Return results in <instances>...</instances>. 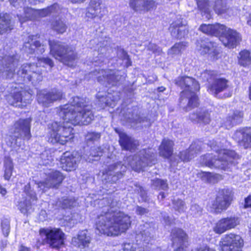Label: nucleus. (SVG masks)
Here are the masks:
<instances>
[{
  "instance_id": "nucleus-1",
  "label": "nucleus",
  "mask_w": 251,
  "mask_h": 251,
  "mask_svg": "<svg viewBox=\"0 0 251 251\" xmlns=\"http://www.w3.org/2000/svg\"><path fill=\"white\" fill-rule=\"evenodd\" d=\"M20 56L15 52L11 51L7 54L0 56V76L3 78L11 79L18 77V83L10 84L7 88L4 96L7 102L14 107L22 108L30 102L32 94L23 88V82L30 81L33 85L41 81L43 79L41 66L53 65L52 60L49 57L38 59V63H25L15 73V68L19 62Z\"/></svg>"
},
{
  "instance_id": "nucleus-2",
  "label": "nucleus",
  "mask_w": 251,
  "mask_h": 251,
  "mask_svg": "<svg viewBox=\"0 0 251 251\" xmlns=\"http://www.w3.org/2000/svg\"><path fill=\"white\" fill-rule=\"evenodd\" d=\"M59 116L63 122H54L49 125L50 140L53 144L64 145L73 138V128L70 124L88 125L94 119L88 100L78 97L72 98L70 104L61 106Z\"/></svg>"
},
{
  "instance_id": "nucleus-3",
  "label": "nucleus",
  "mask_w": 251,
  "mask_h": 251,
  "mask_svg": "<svg viewBox=\"0 0 251 251\" xmlns=\"http://www.w3.org/2000/svg\"><path fill=\"white\" fill-rule=\"evenodd\" d=\"M102 210L96 220V232L108 236H117L126 232L130 226V217L116 210L118 202L111 197L104 198L99 201Z\"/></svg>"
},
{
  "instance_id": "nucleus-4",
  "label": "nucleus",
  "mask_w": 251,
  "mask_h": 251,
  "mask_svg": "<svg viewBox=\"0 0 251 251\" xmlns=\"http://www.w3.org/2000/svg\"><path fill=\"white\" fill-rule=\"evenodd\" d=\"M64 177L60 172L52 171L45 181L36 182L32 181L24 187L23 200L19 202L18 209L21 213L25 214L33 211L32 206L37 201V197L34 190V187L38 189L42 193L50 188H57L62 182Z\"/></svg>"
},
{
  "instance_id": "nucleus-5",
  "label": "nucleus",
  "mask_w": 251,
  "mask_h": 251,
  "mask_svg": "<svg viewBox=\"0 0 251 251\" xmlns=\"http://www.w3.org/2000/svg\"><path fill=\"white\" fill-rule=\"evenodd\" d=\"M225 139L222 141L219 140L209 141L208 145L214 151L216 154L208 153L201 158V163L202 165L207 166L210 168H218L226 170L232 165H235L238 162L239 156L232 150L223 149Z\"/></svg>"
},
{
  "instance_id": "nucleus-6",
  "label": "nucleus",
  "mask_w": 251,
  "mask_h": 251,
  "mask_svg": "<svg viewBox=\"0 0 251 251\" xmlns=\"http://www.w3.org/2000/svg\"><path fill=\"white\" fill-rule=\"evenodd\" d=\"M174 82L176 85L184 89L180 95V107L187 112L198 106V99L195 91L200 89L198 82L193 78L187 76H179Z\"/></svg>"
},
{
  "instance_id": "nucleus-7",
  "label": "nucleus",
  "mask_w": 251,
  "mask_h": 251,
  "mask_svg": "<svg viewBox=\"0 0 251 251\" xmlns=\"http://www.w3.org/2000/svg\"><path fill=\"white\" fill-rule=\"evenodd\" d=\"M199 29L208 35L219 37V40L226 47L234 48L239 44L241 37L235 30L227 29V27L220 24L214 25L202 24Z\"/></svg>"
},
{
  "instance_id": "nucleus-8",
  "label": "nucleus",
  "mask_w": 251,
  "mask_h": 251,
  "mask_svg": "<svg viewBox=\"0 0 251 251\" xmlns=\"http://www.w3.org/2000/svg\"><path fill=\"white\" fill-rule=\"evenodd\" d=\"M154 224L152 223H146L141 225L139 232L136 234V243L131 244L125 243L123 245V251H135L138 247L139 251H153L154 246L152 241L154 232Z\"/></svg>"
},
{
  "instance_id": "nucleus-9",
  "label": "nucleus",
  "mask_w": 251,
  "mask_h": 251,
  "mask_svg": "<svg viewBox=\"0 0 251 251\" xmlns=\"http://www.w3.org/2000/svg\"><path fill=\"white\" fill-rule=\"evenodd\" d=\"M48 42L50 53L53 57L69 67L74 66L76 55L73 47L57 40H49Z\"/></svg>"
},
{
  "instance_id": "nucleus-10",
  "label": "nucleus",
  "mask_w": 251,
  "mask_h": 251,
  "mask_svg": "<svg viewBox=\"0 0 251 251\" xmlns=\"http://www.w3.org/2000/svg\"><path fill=\"white\" fill-rule=\"evenodd\" d=\"M32 119L30 118L20 119L16 121L14 125L13 135L9 136L6 139V143L10 147L15 145L21 147L23 140H29L31 135L30 126Z\"/></svg>"
},
{
  "instance_id": "nucleus-11",
  "label": "nucleus",
  "mask_w": 251,
  "mask_h": 251,
  "mask_svg": "<svg viewBox=\"0 0 251 251\" xmlns=\"http://www.w3.org/2000/svg\"><path fill=\"white\" fill-rule=\"evenodd\" d=\"M156 154L152 149H143L133 156H129L125 160L126 163L136 172H140L147 166L156 162Z\"/></svg>"
},
{
  "instance_id": "nucleus-12",
  "label": "nucleus",
  "mask_w": 251,
  "mask_h": 251,
  "mask_svg": "<svg viewBox=\"0 0 251 251\" xmlns=\"http://www.w3.org/2000/svg\"><path fill=\"white\" fill-rule=\"evenodd\" d=\"M39 233L44 241L52 248L58 250L64 244L65 234L60 228H41Z\"/></svg>"
},
{
  "instance_id": "nucleus-13",
  "label": "nucleus",
  "mask_w": 251,
  "mask_h": 251,
  "mask_svg": "<svg viewBox=\"0 0 251 251\" xmlns=\"http://www.w3.org/2000/svg\"><path fill=\"white\" fill-rule=\"evenodd\" d=\"M59 9L58 4L54 3L53 5L41 10H35L30 7L24 8V13L17 14L20 22L21 24L27 20H32L36 19L37 16L45 17L51 13L57 12Z\"/></svg>"
},
{
  "instance_id": "nucleus-14",
  "label": "nucleus",
  "mask_w": 251,
  "mask_h": 251,
  "mask_svg": "<svg viewBox=\"0 0 251 251\" xmlns=\"http://www.w3.org/2000/svg\"><path fill=\"white\" fill-rule=\"evenodd\" d=\"M94 73L97 76L98 81L106 87H108V85H117L125 78L124 75H122L120 72H115L111 70L107 71L96 70Z\"/></svg>"
},
{
  "instance_id": "nucleus-15",
  "label": "nucleus",
  "mask_w": 251,
  "mask_h": 251,
  "mask_svg": "<svg viewBox=\"0 0 251 251\" xmlns=\"http://www.w3.org/2000/svg\"><path fill=\"white\" fill-rule=\"evenodd\" d=\"M126 169V166L121 162L109 165L103 172L102 179L107 183H116L123 176Z\"/></svg>"
},
{
  "instance_id": "nucleus-16",
  "label": "nucleus",
  "mask_w": 251,
  "mask_h": 251,
  "mask_svg": "<svg viewBox=\"0 0 251 251\" xmlns=\"http://www.w3.org/2000/svg\"><path fill=\"white\" fill-rule=\"evenodd\" d=\"M232 199L233 193L230 189L224 188L220 190L212 203V208L217 213L226 210L231 204Z\"/></svg>"
},
{
  "instance_id": "nucleus-17",
  "label": "nucleus",
  "mask_w": 251,
  "mask_h": 251,
  "mask_svg": "<svg viewBox=\"0 0 251 251\" xmlns=\"http://www.w3.org/2000/svg\"><path fill=\"white\" fill-rule=\"evenodd\" d=\"M46 46V43L41 41L37 35H30L24 43L23 50L28 53L40 54L45 51Z\"/></svg>"
},
{
  "instance_id": "nucleus-18",
  "label": "nucleus",
  "mask_w": 251,
  "mask_h": 251,
  "mask_svg": "<svg viewBox=\"0 0 251 251\" xmlns=\"http://www.w3.org/2000/svg\"><path fill=\"white\" fill-rule=\"evenodd\" d=\"M63 93L61 91L54 89L50 91L45 90H40L37 94L38 103L45 107H49L54 101L62 99Z\"/></svg>"
},
{
  "instance_id": "nucleus-19",
  "label": "nucleus",
  "mask_w": 251,
  "mask_h": 251,
  "mask_svg": "<svg viewBox=\"0 0 251 251\" xmlns=\"http://www.w3.org/2000/svg\"><path fill=\"white\" fill-rule=\"evenodd\" d=\"M243 240L239 235L230 233L226 235L221 246L222 251H241Z\"/></svg>"
},
{
  "instance_id": "nucleus-20",
  "label": "nucleus",
  "mask_w": 251,
  "mask_h": 251,
  "mask_svg": "<svg viewBox=\"0 0 251 251\" xmlns=\"http://www.w3.org/2000/svg\"><path fill=\"white\" fill-rule=\"evenodd\" d=\"M81 159V156L76 152L71 153L66 152L60 159L62 169L66 171H72L76 169Z\"/></svg>"
},
{
  "instance_id": "nucleus-21",
  "label": "nucleus",
  "mask_w": 251,
  "mask_h": 251,
  "mask_svg": "<svg viewBox=\"0 0 251 251\" xmlns=\"http://www.w3.org/2000/svg\"><path fill=\"white\" fill-rule=\"evenodd\" d=\"M239 223L240 220L237 217L231 216L223 218L216 223L213 230L216 233L221 234L235 228Z\"/></svg>"
},
{
  "instance_id": "nucleus-22",
  "label": "nucleus",
  "mask_w": 251,
  "mask_h": 251,
  "mask_svg": "<svg viewBox=\"0 0 251 251\" xmlns=\"http://www.w3.org/2000/svg\"><path fill=\"white\" fill-rule=\"evenodd\" d=\"M96 97L99 107L101 109L105 106L114 107L116 102L120 99V96L116 92L111 94L109 92H99Z\"/></svg>"
},
{
  "instance_id": "nucleus-23",
  "label": "nucleus",
  "mask_w": 251,
  "mask_h": 251,
  "mask_svg": "<svg viewBox=\"0 0 251 251\" xmlns=\"http://www.w3.org/2000/svg\"><path fill=\"white\" fill-rule=\"evenodd\" d=\"M199 151L200 148L196 146L195 143L192 144L188 150L180 152L178 155L171 159V165L175 166L179 161L183 162L189 161L194 157L195 155Z\"/></svg>"
},
{
  "instance_id": "nucleus-24",
  "label": "nucleus",
  "mask_w": 251,
  "mask_h": 251,
  "mask_svg": "<svg viewBox=\"0 0 251 251\" xmlns=\"http://www.w3.org/2000/svg\"><path fill=\"white\" fill-rule=\"evenodd\" d=\"M173 246L176 248L175 251H183L188 245L187 236L183 230L175 228L172 231Z\"/></svg>"
},
{
  "instance_id": "nucleus-25",
  "label": "nucleus",
  "mask_w": 251,
  "mask_h": 251,
  "mask_svg": "<svg viewBox=\"0 0 251 251\" xmlns=\"http://www.w3.org/2000/svg\"><path fill=\"white\" fill-rule=\"evenodd\" d=\"M233 138L244 149L251 148V128L246 127L237 130Z\"/></svg>"
},
{
  "instance_id": "nucleus-26",
  "label": "nucleus",
  "mask_w": 251,
  "mask_h": 251,
  "mask_svg": "<svg viewBox=\"0 0 251 251\" xmlns=\"http://www.w3.org/2000/svg\"><path fill=\"white\" fill-rule=\"evenodd\" d=\"M129 5L134 11L143 13L153 9L155 4L154 0H129Z\"/></svg>"
},
{
  "instance_id": "nucleus-27",
  "label": "nucleus",
  "mask_w": 251,
  "mask_h": 251,
  "mask_svg": "<svg viewBox=\"0 0 251 251\" xmlns=\"http://www.w3.org/2000/svg\"><path fill=\"white\" fill-rule=\"evenodd\" d=\"M186 22L180 16L176 21L170 25V30L173 37L181 39L187 34L188 30L186 26Z\"/></svg>"
},
{
  "instance_id": "nucleus-28",
  "label": "nucleus",
  "mask_w": 251,
  "mask_h": 251,
  "mask_svg": "<svg viewBox=\"0 0 251 251\" xmlns=\"http://www.w3.org/2000/svg\"><path fill=\"white\" fill-rule=\"evenodd\" d=\"M199 50L201 54L208 53L213 60L218 59L220 50L216 43L208 40L201 41Z\"/></svg>"
},
{
  "instance_id": "nucleus-29",
  "label": "nucleus",
  "mask_w": 251,
  "mask_h": 251,
  "mask_svg": "<svg viewBox=\"0 0 251 251\" xmlns=\"http://www.w3.org/2000/svg\"><path fill=\"white\" fill-rule=\"evenodd\" d=\"M92 237L86 230L80 231L72 239V244L80 249L88 248L91 242Z\"/></svg>"
},
{
  "instance_id": "nucleus-30",
  "label": "nucleus",
  "mask_w": 251,
  "mask_h": 251,
  "mask_svg": "<svg viewBox=\"0 0 251 251\" xmlns=\"http://www.w3.org/2000/svg\"><path fill=\"white\" fill-rule=\"evenodd\" d=\"M229 86L228 81L224 78H216L207 86L209 93L217 97L218 95L226 90Z\"/></svg>"
},
{
  "instance_id": "nucleus-31",
  "label": "nucleus",
  "mask_w": 251,
  "mask_h": 251,
  "mask_svg": "<svg viewBox=\"0 0 251 251\" xmlns=\"http://www.w3.org/2000/svg\"><path fill=\"white\" fill-rule=\"evenodd\" d=\"M243 113L239 110L230 111L226 118L221 123V126L229 129L242 121Z\"/></svg>"
},
{
  "instance_id": "nucleus-32",
  "label": "nucleus",
  "mask_w": 251,
  "mask_h": 251,
  "mask_svg": "<svg viewBox=\"0 0 251 251\" xmlns=\"http://www.w3.org/2000/svg\"><path fill=\"white\" fill-rule=\"evenodd\" d=\"M119 143L123 150L131 152L136 150L138 144L134 139L124 132L119 133Z\"/></svg>"
},
{
  "instance_id": "nucleus-33",
  "label": "nucleus",
  "mask_w": 251,
  "mask_h": 251,
  "mask_svg": "<svg viewBox=\"0 0 251 251\" xmlns=\"http://www.w3.org/2000/svg\"><path fill=\"white\" fill-rule=\"evenodd\" d=\"M102 0H91L89 6L87 9L86 16L88 18H93L97 16L102 17L104 13L102 11Z\"/></svg>"
},
{
  "instance_id": "nucleus-34",
  "label": "nucleus",
  "mask_w": 251,
  "mask_h": 251,
  "mask_svg": "<svg viewBox=\"0 0 251 251\" xmlns=\"http://www.w3.org/2000/svg\"><path fill=\"white\" fill-rule=\"evenodd\" d=\"M214 10L218 15L228 18L233 15V10L228 7L226 0H215Z\"/></svg>"
},
{
  "instance_id": "nucleus-35",
  "label": "nucleus",
  "mask_w": 251,
  "mask_h": 251,
  "mask_svg": "<svg viewBox=\"0 0 251 251\" xmlns=\"http://www.w3.org/2000/svg\"><path fill=\"white\" fill-rule=\"evenodd\" d=\"M190 119L192 121L200 124L206 125L210 122L209 113L206 111L201 109L197 110L190 115Z\"/></svg>"
},
{
  "instance_id": "nucleus-36",
  "label": "nucleus",
  "mask_w": 251,
  "mask_h": 251,
  "mask_svg": "<svg viewBox=\"0 0 251 251\" xmlns=\"http://www.w3.org/2000/svg\"><path fill=\"white\" fill-rule=\"evenodd\" d=\"M174 142L170 140L164 139L159 147V153L165 158L170 157L173 152Z\"/></svg>"
},
{
  "instance_id": "nucleus-37",
  "label": "nucleus",
  "mask_w": 251,
  "mask_h": 251,
  "mask_svg": "<svg viewBox=\"0 0 251 251\" xmlns=\"http://www.w3.org/2000/svg\"><path fill=\"white\" fill-rule=\"evenodd\" d=\"M198 9L201 11L203 19L209 20L211 17V11L210 9L208 0H195Z\"/></svg>"
},
{
  "instance_id": "nucleus-38",
  "label": "nucleus",
  "mask_w": 251,
  "mask_h": 251,
  "mask_svg": "<svg viewBox=\"0 0 251 251\" xmlns=\"http://www.w3.org/2000/svg\"><path fill=\"white\" fill-rule=\"evenodd\" d=\"M13 25L11 24L9 16L7 13L0 14V34L10 31Z\"/></svg>"
},
{
  "instance_id": "nucleus-39",
  "label": "nucleus",
  "mask_w": 251,
  "mask_h": 251,
  "mask_svg": "<svg viewBox=\"0 0 251 251\" xmlns=\"http://www.w3.org/2000/svg\"><path fill=\"white\" fill-rule=\"evenodd\" d=\"M185 47L186 45L183 42L176 43L168 50V54L173 58L179 56L185 50Z\"/></svg>"
},
{
  "instance_id": "nucleus-40",
  "label": "nucleus",
  "mask_w": 251,
  "mask_h": 251,
  "mask_svg": "<svg viewBox=\"0 0 251 251\" xmlns=\"http://www.w3.org/2000/svg\"><path fill=\"white\" fill-rule=\"evenodd\" d=\"M173 209L176 213L181 214L185 212L187 209L185 202L181 199H177L172 201Z\"/></svg>"
},
{
  "instance_id": "nucleus-41",
  "label": "nucleus",
  "mask_w": 251,
  "mask_h": 251,
  "mask_svg": "<svg viewBox=\"0 0 251 251\" xmlns=\"http://www.w3.org/2000/svg\"><path fill=\"white\" fill-rule=\"evenodd\" d=\"M4 177L5 180H9L11 178L13 170V164L12 159L9 157L5 158L4 160Z\"/></svg>"
},
{
  "instance_id": "nucleus-42",
  "label": "nucleus",
  "mask_w": 251,
  "mask_h": 251,
  "mask_svg": "<svg viewBox=\"0 0 251 251\" xmlns=\"http://www.w3.org/2000/svg\"><path fill=\"white\" fill-rule=\"evenodd\" d=\"M52 29L59 34L64 33L67 28L65 23L61 19L56 20L51 24Z\"/></svg>"
},
{
  "instance_id": "nucleus-43",
  "label": "nucleus",
  "mask_w": 251,
  "mask_h": 251,
  "mask_svg": "<svg viewBox=\"0 0 251 251\" xmlns=\"http://www.w3.org/2000/svg\"><path fill=\"white\" fill-rule=\"evenodd\" d=\"M131 184V188L136 193H137L139 195L141 200L143 201H148V197L147 193L143 187L140 186L137 182H132Z\"/></svg>"
},
{
  "instance_id": "nucleus-44",
  "label": "nucleus",
  "mask_w": 251,
  "mask_h": 251,
  "mask_svg": "<svg viewBox=\"0 0 251 251\" xmlns=\"http://www.w3.org/2000/svg\"><path fill=\"white\" fill-rule=\"evenodd\" d=\"M239 62L241 65L244 67L251 64V56L248 50H244L240 52Z\"/></svg>"
},
{
  "instance_id": "nucleus-45",
  "label": "nucleus",
  "mask_w": 251,
  "mask_h": 251,
  "mask_svg": "<svg viewBox=\"0 0 251 251\" xmlns=\"http://www.w3.org/2000/svg\"><path fill=\"white\" fill-rule=\"evenodd\" d=\"M151 182V186L154 189L167 190L168 189L167 180L156 178L152 180Z\"/></svg>"
},
{
  "instance_id": "nucleus-46",
  "label": "nucleus",
  "mask_w": 251,
  "mask_h": 251,
  "mask_svg": "<svg viewBox=\"0 0 251 251\" xmlns=\"http://www.w3.org/2000/svg\"><path fill=\"white\" fill-rule=\"evenodd\" d=\"M102 154L101 148L98 147L91 150L90 155L87 158H85L84 156L83 157L86 161L92 162L98 160L99 157L102 155Z\"/></svg>"
},
{
  "instance_id": "nucleus-47",
  "label": "nucleus",
  "mask_w": 251,
  "mask_h": 251,
  "mask_svg": "<svg viewBox=\"0 0 251 251\" xmlns=\"http://www.w3.org/2000/svg\"><path fill=\"white\" fill-rule=\"evenodd\" d=\"M118 57L122 60L124 65L126 67H128L131 65V61H130L127 52L123 49H119L117 51Z\"/></svg>"
},
{
  "instance_id": "nucleus-48",
  "label": "nucleus",
  "mask_w": 251,
  "mask_h": 251,
  "mask_svg": "<svg viewBox=\"0 0 251 251\" xmlns=\"http://www.w3.org/2000/svg\"><path fill=\"white\" fill-rule=\"evenodd\" d=\"M200 77L204 81L208 82L209 84L217 76L214 71L206 70L201 74Z\"/></svg>"
},
{
  "instance_id": "nucleus-49",
  "label": "nucleus",
  "mask_w": 251,
  "mask_h": 251,
  "mask_svg": "<svg viewBox=\"0 0 251 251\" xmlns=\"http://www.w3.org/2000/svg\"><path fill=\"white\" fill-rule=\"evenodd\" d=\"M188 213L195 218H199L202 214V208L196 203H193L191 205Z\"/></svg>"
},
{
  "instance_id": "nucleus-50",
  "label": "nucleus",
  "mask_w": 251,
  "mask_h": 251,
  "mask_svg": "<svg viewBox=\"0 0 251 251\" xmlns=\"http://www.w3.org/2000/svg\"><path fill=\"white\" fill-rule=\"evenodd\" d=\"M100 138V134L96 132H89L85 136V141L87 144L91 145L97 142Z\"/></svg>"
},
{
  "instance_id": "nucleus-51",
  "label": "nucleus",
  "mask_w": 251,
  "mask_h": 251,
  "mask_svg": "<svg viewBox=\"0 0 251 251\" xmlns=\"http://www.w3.org/2000/svg\"><path fill=\"white\" fill-rule=\"evenodd\" d=\"M74 203L75 201L73 200L66 198L57 201L56 204L62 208H66L74 206Z\"/></svg>"
},
{
  "instance_id": "nucleus-52",
  "label": "nucleus",
  "mask_w": 251,
  "mask_h": 251,
  "mask_svg": "<svg viewBox=\"0 0 251 251\" xmlns=\"http://www.w3.org/2000/svg\"><path fill=\"white\" fill-rule=\"evenodd\" d=\"M201 178L210 183L214 182L216 178V175L209 172H202L201 175Z\"/></svg>"
},
{
  "instance_id": "nucleus-53",
  "label": "nucleus",
  "mask_w": 251,
  "mask_h": 251,
  "mask_svg": "<svg viewBox=\"0 0 251 251\" xmlns=\"http://www.w3.org/2000/svg\"><path fill=\"white\" fill-rule=\"evenodd\" d=\"M1 229L4 236L7 237L10 232V223L9 222L5 219L1 222Z\"/></svg>"
},
{
  "instance_id": "nucleus-54",
  "label": "nucleus",
  "mask_w": 251,
  "mask_h": 251,
  "mask_svg": "<svg viewBox=\"0 0 251 251\" xmlns=\"http://www.w3.org/2000/svg\"><path fill=\"white\" fill-rule=\"evenodd\" d=\"M147 48L148 50H151L156 54H159L162 51V50L160 47L152 43H150Z\"/></svg>"
},
{
  "instance_id": "nucleus-55",
  "label": "nucleus",
  "mask_w": 251,
  "mask_h": 251,
  "mask_svg": "<svg viewBox=\"0 0 251 251\" xmlns=\"http://www.w3.org/2000/svg\"><path fill=\"white\" fill-rule=\"evenodd\" d=\"M161 214L163 217V224H164L165 226H170L173 222L172 219L168 216V214L165 212L162 213Z\"/></svg>"
},
{
  "instance_id": "nucleus-56",
  "label": "nucleus",
  "mask_w": 251,
  "mask_h": 251,
  "mask_svg": "<svg viewBox=\"0 0 251 251\" xmlns=\"http://www.w3.org/2000/svg\"><path fill=\"white\" fill-rule=\"evenodd\" d=\"M135 211L137 214L142 216L147 214L149 210L145 208L138 206L136 208Z\"/></svg>"
},
{
  "instance_id": "nucleus-57",
  "label": "nucleus",
  "mask_w": 251,
  "mask_h": 251,
  "mask_svg": "<svg viewBox=\"0 0 251 251\" xmlns=\"http://www.w3.org/2000/svg\"><path fill=\"white\" fill-rule=\"evenodd\" d=\"M9 1L11 5L17 8L19 7H21L24 4L23 0H9Z\"/></svg>"
},
{
  "instance_id": "nucleus-58",
  "label": "nucleus",
  "mask_w": 251,
  "mask_h": 251,
  "mask_svg": "<svg viewBox=\"0 0 251 251\" xmlns=\"http://www.w3.org/2000/svg\"><path fill=\"white\" fill-rule=\"evenodd\" d=\"M40 157L42 160L45 161V164H48L49 163L48 161L51 160V156H48V151H47L43 152L40 155Z\"/></svg>"
},
{
  "instance_id": "nucleus-59",
  "label": "nucleus",
  "mask_w": 251,
  "mask_h": 251,
  "mask_svg": "<svg viewBox=\"0 0 251 251\" xmlns=\"http://www.w3.org/2000/svg\"><path fill=\"white\" fill-rule=\"evenodd\" d=\"M192 251H215L212 249L209 248L207 246H202V247H200L199 248H197L195 250H193Z\"/></svg>"
},
{
  "instance_id": "nucleus-60",
  "label": "nucleus",
  "mask_w": 251,
  "mask_h": 251,
  "mask_svg": "<svg viewBox=\"0 0 251 251\" xmlns=\"http://www.w3.org/2000/svg\"><path fill=\"white\" fill-rule=\"evenodd\" d=\"M47 215L46 211L41 210L40 212L39 218L40 221H43L46 220Z\"/></svg>"
},
{
  "instance_id": "nucleus-61",
  "label": "nucleus",
  "mask_w": 251,
  "mask_h": 251,
  "mask_svg": "<svg viewBox=\"0 0 251 251\" xmlns=\"http://www.w3.org/2000/svg\"><path fill=\"white\" fill-rule=\"evenodd\" d=\"M245 206L251 207V196H249L245 200Z\"/></svg>"
},
{
  "instance_id": "nucleus-62",
  "label": "nucleus",
  "mask_w": 251,
  "mask_h": 251,
  "mask_svg": "<svg viewBox=\"0 0 251 251\" xmlns=\"http://www.w3.org/2000/svg\"><path fill=\"white\" fill-rule=\"evenodd\" d=\"M146 119L145 117H138L137 119H134V120L135 121L136 123H143L144 121Z\"/></svg>"
},
{
  "instance_id": "nucleus-63",
  "label": "nucleus",
  "mask_w": 251,
  "mask_h": 251,
  "mask_svg": "<svg viewBox=\"0 0 251 251\" xmlns=\"http://www.w3.org/2000/svg\"><path fill=\"white\" fill-rule=\"evenodd\" d=\"M6 190L5 188H3L0 184V193L2 195L4 196L6 194Z\"/></svg>"
},
{
  "instance_id": "nucleus-64",
  "label": "nucleus",
  "mask_w": 251,
  "mask_h": 251,
  "mask_svg": "<svg viewBox=\"0 0 251 251\" xmlns=\"http://www.w3.org/2000/svg\"><path fill=\"white\" fill-rule=\"evenodd\" d=\"M19 251H30L28 248H27L25 247H24V246H21L20 248Z\"/></svg>"
}]
</instances>
